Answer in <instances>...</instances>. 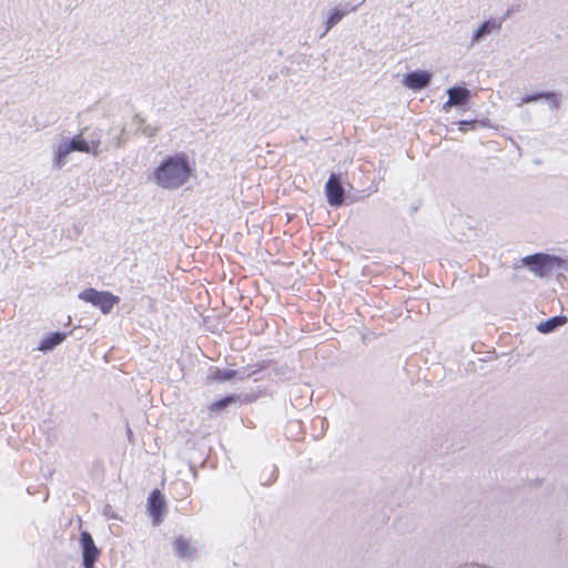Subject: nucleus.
Returning a JSON list of instances; mask_svg holds the SVG:
<instances>
[{
  "instance_id": "nucleus-1",
  "label": "nucleus",
  "mask_w": 568,
  "mask_h": 568,
  "mask_svg": "<svg viewBox=\"0 0 568 568\" xmlns=\"http://www.w3.org/2000/svg\"><path fill=\"white\" fill-rule=\"evenodd\" d=\"M193 173L189 156L183 153L166 156L154 170L155 182L163 189L174 190L185 184Z\"/></svg>"
},
{
  "instance_id": "nucleus-2",
  "label": "nucleus",
  "mask_w": 568,
  "mask_h": 568,
  "mask_svg": "<svg viewBox=\"0 0 568 568\" xmlns=\"http://www.w3.org/2000/svg\"><path fill=\"white\" fill-rule=\"evenodd\" d=\"M521 265L528 267V270L538 277L548 276L555 268L560 267L562 260L555 255L547 253H536L527 255L520 260Z\"/></svg>"
},
{
  "instance_id": "nucleus-3",
  "label": "nucleus",
  "mask_w": 568,
  "mask_h": 568,
  "mask_svg": "<svg viewBox=\"0 0 568 568\" xmlns=\"http://www.w3.org/2000/svg\"><path fill=\"white\" fill-rule=\"evenodd\" d=\"M80 300L90 303L101 310L103 314L111 312L113 306L119 303V297L110 292L87 288L79 294Z\"/></svg>"
},
{
  "instance_id": "nucleus-4",
  "label": "nucleus",
  "mask_w": 568,
  "mask_h": 568,
  "mask_svg": "<svg viewBox=\"0 0 568 568\" xmlns=\"http://www.w3.org/2000/svg\"><path fill=\"white\" fill-rule=\"evenodd\" d=\"M73 151L90 153L91 146L81 135L74 136L70 142H63L59 145L55 154V163L60 166L63 165L64 159Z\"/></svg>"
},
{
  "instance_id": "nucleus-5",
  "label": "nucleus",
  "mask_w": 568,
  "mask_h": 568,
  "mask_svg": "<svg viewBox=\"0 0 568 568\" xmlns=\"http://www.w3.org/2000/svg\"><path fill=\"white\" fill-rule=\"evenodd\" d=\"M148 511L155 525L162 523L166 513V503L163 494L159 489H154L148 497Z\"/></svg>"
},
{
  "instance_id": "nucleus-6",
  "label": "nucleus",
  "mask_w": 568,
  "mask_h": 568,
  "mask_svg": "<svg viewBox=\"0 0 568 568\" xmlns=\"http://www.w3.org/2000/svg\"><path fill=\"white\" fill-rule=\"evenodd\" d=\"M325 194L331 206H339L344 203V187L338 174L331 173L325 184Z\"/></svg>"
},
{
  "instance_id": "nucleus-7",
  "label": "nucleus",
  "mask_w": 568,
  "mask_h": 568,
  "mask_svg": "<svg viewBox=\"0 0 568 568\" xmlns=\"http://www.w3.org/2000/svg\"><path fill=\"white\" fill-rule=\"evenodd\" d=\"M80 541L82 546L84 568H94V564L100 556V550L95 546L92 536L88 531H82Z\"/></svg>"
},
{
  "instance_id": "nucleus-8",
  "label": "nucleus",
  "mask_w": 568,
  "mask_h": 568,
  "mask_svg": "<svg viewBox=\"0 0 568 568\" xmlns=\"http://www.w3.org/2000/svg\"><path fill=\"white\" fill-rule=\"evenodd\" d=\"M447 94H448V100L444 104L445 110H448L449 108H452L454 105L465 104L468 102V100L470 98L469 90L466 88H462V87L450 88L447 91Z\"/></svg>"
},
{
  "instance_id": "nucleus-9",
  "label": "nucleus",
  "mask_w": 568,
  "mask_h": 568,
  "mask_svg": "<svg viewBox=\"0 0 568 568\" xmlns=\"http://www.w3.org/2000/svg\"><path fill=\"white\" fill-rule=\"evenodd\" d=\"M430 73L426 71L410 72L404 79V84L412 90H420L430 82Z\"/></svg>"
},
{
  "instance_id": "nucleus-10",
  "label": "nucleus",
  "mask_w": 568,
  "mask_h": 568,
  "mask_svg": "<svg viewBox=\"0 0 568 568\" xmlns=\"http://www.w3.org/2000/svg\"><path fill=\"white\" fill-rule=\"evenodd\" d=\"M566 323H567L566 316H555V317L547 320L546 322L540 323L538 325V331L540 333L547 334V333L552 332L557 327L565 325Z\"/></svg>"
},
{
  "instance_id": "nucleus-11",
  "label": "nucleus",
  "mask_w": 568,
  "mask_h": 568,
  "mask_svg": "<svg viewBox=\"0 0 568 568\" xmlns=\"http://www.w3.org/2000/svg\"><path fill=\"white\" fill-rule=\"evenodd\" d=\"M64 338H65V334H63V333H59V332L52 333L41 341L39 349L40 351H50L53 347H55L57 345L61 344L64 341Z\"/></svg>"
},
{
  "instance_id": "nucleus-12",
  "label": "nucleus",
  "mask_w": 568,
  "mask_h": 568,
  "mask_svg": "<svg viewBox=\"0 0 568 568\" xmlns=\"http://www.w3.org/2000/svg\"><path fill=\"white\" fill-rule=\"evenodd\" d=\"M174 550L176 555L181 558L189 557L193 552L190 540L184 537L176 538V540L174 541Z\"/></svg>"
},
{
  "instance_id": "nucleus-13",
  "label": "nucleus",
  "mask_w": 568,
  "mask_h": 568,
  "mask_svg": "<svg viewBox=\"0 0 568 568\" xmlns=\"http://www.w3.org/2000/svg\"><path fill=\"white\" fill-rule=\"evenodd\" d=\"M239 398L240 397L236 395H229L219 400L211 403L207 408H209L210 413H212V414L217 413V412L225 409L230 404L237 402Z\"/></svg>"
},
{
  "instance_id": "nucleus-14",
  "label": "nucleus",
  "mask_w": 568,
  "mask_h": 568,
  "mask_svg": "<svg viewBox=\"0 0 568 568\" xmlns=\"http://www.w3.org/2000/svg\"><path fill=\"white\" fill-rule=\"evenodd\" d=\"M237 376V372L234 369H220L215 368L211 375L209 376L210 379L215 382H226L230 379H233Z\"/></svg>"
},
{
  "instance_id": "nucleus-15",
  "label": "nucleus",
  "mask_w": 568,
  "mask_h": 568,
  "mask_svg": "<svg viewBox=\"0 0 568 568\" xmlns=\"http://www.w3.org/2000/svg\"><path fill=\"white\" fill-rule=\"evenodd\" d=\"M498 27L495 22L486 21L484 22L478 30L476 31L474 39L478 40L479 38L488 34L494 28Z\"/></svg>"
},
{
  "instance_id": "nucleus-16",
  "label": "nucleus",
  "mask_w": 568,
  "mask_h": 568,
  "mask_svg": "<svg viewBox=\"0 0 568 568\" xmlns=\"http://www.w3.org/2000/svg\"><path fill=\"white\" fill-rule=\"evenodd\" d=\"M344 12H341L338 10H335L331 17L327 19V22H326V30H329L331 28H333L336 23H338L342 18L344 17Z\"/></svg>"
},
{
  "instance_id": "nucleus-17",
  "label": "nucleus",
  "mask_w": 568,
  "mask_h": 568,
  "mask_svg": "<svg viewBox=\"0 0 568 568\" xmlns=\"http://www.w3.org/2000/svg\"><path fill=\"white\" fill-rule=\"evenodd\" d=\"M544 97H545V94L540 93V94H537V95L526 97V98L523 99V101L525 103H529V102L536 101L538 99H541Z\"/></svg>"
},
{
  "instance_id": "nucleus-18",
  "label": "nucleus",
  "mask_w": 568,
  "mask_h": 568,
  "mask_svg": "<svg viewBox=\"0 0 568 568\" xmlns=\"http://www.w3.org/2000/svg\"><path fill=\"white\" fill-rule=\"evenodd\" d=\"M460 124L465 125V128H468V125H470L471 123L470 122H462Z\"/></svg>"
},
{
  "instance_id": "nucleus-19",
  "label": "nucleus",
  "mask_w": 568,
  "mask_h": 568,
  "mask_svg": "<svg viewBox=\"0 0 568 568\" xmlns=\"http://www.w3.org/2000/svg\"><path fill=\"white\" fill-rule=\"evenodd\" d=\"M460 124L465 125V128H468V125H470L471 123L470 122H462Z\"/></svg>"
}]
</instances>
